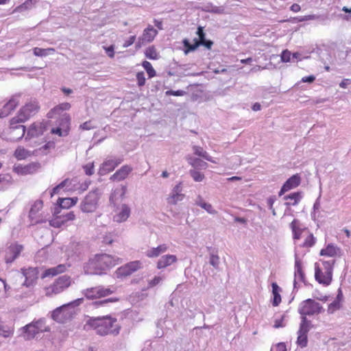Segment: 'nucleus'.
Instances as JSON below:
<instances>
[{
	"instance_id": "37",
	"label": "nucleus",
	"mask_w": 351,
	"mask_h": 351,
	"mask_svg": "<svg viewBox=\"0 0 351 351\" xmlns=\"http://www.w3.org/2000/svg\"><path fill=\"white\" fill-rule=\"evenodd\" d=\"M14 156L18 160H23L31 156V153L24 147L19 146L16 149Z\"/></svg>"
},
{
	"instance_id": "16",
	"label": "nucleus",
	"mask_w": 351,
	"mask_h": 351,
	"mask_svg": "<svg viewBox=\"0 0 351 351\" xmlns=\"http://www.w3.org/2000/svg\"><path fill=\"white\" fill-rule=\"evenodd\" d=\"M41 167L39 162H31L27 165H18L14 167V170L18 174L27 175L37 172Z\"/></svg>"
},
{
	"instance_id": "13",
	"label": "nucleus",
	"mask_w": 351,
	"mask_h": 351,
	"mask_svg": "<svg viewBox=\"0 0 351 351\" xmlns=\"http://www.w3.org/2000/svg\"><path fill=\"white\" fill-rule=\"evenodd\" d=\"M25 134V127L23 125L12 124L10 120V127L8 130V139L10 141H17L21 139Z\"/></svg>"
},
{
	"instance_id": "22",
	"label": "nucleus",
	"mask_w": 351,
	"mask_h": 351,
	"mask_svg": "<svg viewBox=\"0 0 351 351\" xmlns=\"http://www.w3.org/2000/svg\"><path fill=\"white\" fill-rule=\"evenodd\" d=\"M132 167L130 165H125L122 166L110 178L112 181L120 182L125 179L132 172Z\"/></svg>"
},
{
	"instance_id": "17",
	"label": "nucleus",
	"mask_w": 351,
	"mask_h": 351,
	"mask_svg": "<svg viewBox=\"0 0 351 351\" xmlns=\"http://www.w3.org/2000/svg\"><path fill=\"white\" fill-rule=\"evenodd\" d=\"M115 212L116 214L113 216V221L117 223H122L129 218L131 209L128 205L123 204L120 208H117Z\"/></svg>"
},
{
	"instance_id": "64",
	"label": "nucleus",
	"mask_w": 351,
	"mask_h": 351,
	"mask_svg": "<svg viewBox=\"0 0 351 351\" xmlns=\"http://www.w3.org/2000/svg\"><path fill=\"white\" fill-rule=\"evenodd\" d=\"M93 128L94 126L92 125V123L90 121L84 122L80 126V128L84 130H89Z\"/></svg>"
},
{
	"instance_id": "15",
	"label": "nucleus",
	"mask_w": 351,
	"mask_h": 351,
	"mask_svg": "<svg viewBox=\"0 0 351 351\" xmlns=\"http://www.w3.org/2000/svg\"><path fill=\"white\" fill-rule=\"evenodd\" d=\"M21 95H13L3 106L0 111V118L8 116L19 104Z\"/></svg>"
},
{
	"instance_id": "58",
	"label": "nucleus",
	"mask_w": 351,
	"mask_h": 351,
	"mask_svg": "<svg viewBox=\"0 0 351 351\" xmlns=\"http://www.w3.org/2000/svg\"><path fill=\"white\" fill-rule=\"evenodd\" d=\"M292 54L288 50H285L281 54V60L284 62H288L292 60Z\"/></svg>"
},
{
	"instance_id": "27",
	"label": "nucleus",
	"mask_w": 351,
	"mask_h": 351,
	"mask_svg": "<svg viewBox=\"0 0 351 351\" xmlns=\"http://www.w3.org/2000/svg\"><path fill=\"white\" fill-rule=\"evenodd\" d=\"M21 330L23 331V337L25 340L32 339L39 333L32 322L23 327Z\"/></svg>"
},
{
	"instance_id": "55",
	"label": "nucleus",
	"mask_w": 351,
	"mask_h": 351,
	"mask_svg": "<svg viewBox=\"0 0 351 351\" xmlns=\"http://www.w3.org/2000/svg\"><path fill=\"white\" fill-rule=\"evenodd\" d=\"M340 307V302H339V301L335 300L329 304L328 308V312L329 313H333L336 310L339 309Z\"/></svg>"
},
{
	"instance_id": "42",
	"label": "nucleus",
	"mask_w": 351,
	"mask_h": 351,
	"mask_svg": "<svg viewBox=\"0 0 351 351\" xmlns=\"http://www.w3.org/2000/svg\"><path fill=\"white\" fill-rule=\"evenodd\" d=\"M189 163L194 168L206 169L208 166V164L206 162L199 158H191Z\"/></svg>"
},
{
	"instance_id": "2",
	"label": "nucleus",
	"mask_w": 351,
	"mask_h": 351,
	"mask_svg": "<svg viewBox=\"0 0 351 351\" xmlns=\"http://www.w3.org/2000/svg\"><path fill=\"white\" fill-rule=\"evenodd\" d=\"M119 258L107 254H96L84 265L86 274L101 275L109 268L117 265Z\"/></svg>"
},
{
	"instance_id": "18",
	"label": "nucleus",
	"mask_w": 351,
	"mask_h": 351,
	"mask_svg": "<svg viewBox=\"0 0 351 351\" xmlns=\"http://www.w3.org/2000/svg\"><path fill=\"white\" fill-rule=\"evenodd\" d=\"M182 188L181 182L176 184L172 189L170 195L167 197V203L169 204L175 205L178 202L184 199V195L182 193Z\"/></svg>"
},
{
	"instance_id": "59",
	"label": "nucleus",
	"mask_w": 351,
	"mask_h": 351,
	"mask_svg": "<svg viewBox=\"0 0 351 351\" xmlns=\"http://www.w3.org/2000/svg\"><path fill=\"white\" fill-rule=\"evenodd\" d=\"M201 208L206 210L210 214H215L217 212L213 209L212 205L209 203H206L204 202L202 205H201Z\"/></svg>"
},
{
	"instance_id": "9",
	"label": "nucleus",
	"mask_w": 351,
	"mask_h": 351,
	"mask_svg": "<svg viewBox=\"0 0 351 351\" xmlns=\"http://www.w3.org/2000/svg\"><path fill=\"white\" fill-rule=\"evenodd\" d=\"M323 310L319 303L312 299H307L303 301L299 307L298 312L301 315V317H306V315H317Z\"/></svg>"
},
{
	"instance_id": "20",
	"label": "nucleus",
	"mask_w": 351,
	"mask_h": 351,
	"mask_svg": "<svg viewBox=\"0 0 351 351\" xmlns=\"http://www.w3.org/2000/svg\"><path fill=\"white\" fill-rule=\"evenodd\" d=\"M23 247L19 244L11 245L6 250L5 260L7 263H12L20 254Z\"/></svg>"
},
{
	"instance_id": "3",
	"label": "nucleus",
	"mask_w": 351,
	"mask_h": 351,
	"mask_svg": "<svg viewBox=\"0 0 351 351\" xmlns=\"http://www.w3.org/2000/svg\"><path fill=\"white\" fill-rule=\"evenodd\" d=\"M84 299L78 298L56 308L51 313V318L57 322L64 323L71 319L76 313L75 307L82 304Z\"/></svg>"
},
{
	"instance_id": "11",
	"label": "nucleus",
	"mask_w": 351,
	"mask_h": 351,
	"mask_svg": "<svg viewBox=\"0 0 351 351\" xmlns=\"http://www.w3.org/2000/svg\"><path fill=\"white\" fill-rule=\"evenodd\" d=\"M114 292V289H112L111 288L105 287L102 285H99L83 290L82 294L88 300H94L108 296L109 295H111Z\"/></svg>"
},
{
	"instance_id": "31",
	"label": "nucleus",
	"mask_w": 351,
	"mask_h": 351,
	"mask_svg": "<svg viewBox=\"0 0 351 351\" xmlns=\"http://www.w3.org/2000/svg\"><path fill=\"white\" fill-rule=\"evenodd\" d=\"M71 108V104L68 102H64L59 104L51 109L47 114L49 118H53L55 114H60L64 110H68Z\"/></svg>"
},
{
	"instance_id": "54",
	"label": "nucleus",
	"mask_w": 351,
	"mask_h": 351,
	"mask_svg": "<svg viewBox=\"0 0 351 351\" xmlns=\"http://www.w3.org/2000/svg\"><path fill=\"white\" fill-rule=\"evenodd\" d=\"M60 217H61V219L64 221V223H66L68 221H72L75 219V214L72 211L63 213L62 214L60 215Z\"/></svg>"
},
{
	"instance_id": "29",
	"label": "nucleus",
	"mask_w": 351,
	"mask_h": 351,
	"mask_svg": "<svg viewBox=\"0 0 351 351\" xmlns=\"http://www.w3.org/2000/svg\"><path fill=\"white\" fill-rule=\"evenodd\" d=\"M66 269V266L64 264H60L56 267L49 268L46 269L45 272L42 274L41 278H45L47 276H54L58 275V274H61L64 272Z\"/></svg>"
},
{
	"instance_id": "33",
	"label": "nucleus",
	"mask_w": 351,
	"mask_h": 351,
	"mask_svg": "<svg viewBox=\"0 0 351 351\" xmlns=\"http://www.w3.org/2000/svg\"><path fill=\"white\" fill-rule=\"evenodd\" d=\"M311 322L306 317H301V322L298 333L307 335L309 330L312 328Z\"/></svg>"
},
{
	"instance_id": "51",
	"label": "nucleus",
	"mask_w": 351,
	"mask_h": 351,
	"mask_svg": "<svg viewBox=\"0 0 351 351\" xmlns=\"http://www.w3.org/2000/svg\"><path fill=\"white\" fill-rule=\"evenodd\" d=\"M320 208V196L316 199L315 202L313 205V211L311 213V217L313 219L317 217H319V215H317V213Z\"/></svg>"
},
{
	"instance_id": "45",
	"label": "nucleus",
	"mask_w": 351,
	"mask_h": 351,
	"mask_svg": "<svg viewBox=\"0 0 351 351\" xmlns=\"http://www.w3.org/2000/svg\"><path fill=\"white\" fill-rule=\"evenodd\" d=\"M128 266L127 264L124 266L120 267L117 270V275L118 277H122V276H128L132 274V271H130Z\"/></svg>"
},
{
	"instance_id": "21",
	"label": "nucleus",
	"mask_w": 351,
	"mask_h": 351,
	"mask_svg": "<svg viewBox=\"0 0 351 351\" xmlns=\"http://www.w3.org/2000/svg\"><path fill=\"white\" fill-rule=\"evenodd\" d=\"M302 282L304 285H306L305 280V275L302 271V265L300 261L296 258L295 262V272H294V281H293V289H298V282Z\"/></svg>"
},
{
	"instance_id": "8",
	"label": "nucleus",
	"mask_w": 351,
	"mask_h": 351,
	"mask_svg": "<svg viewBox=\"0 0 351 351\" xmlns=\"http://www.w3.org/2000/svg\"><path fill=\"white\" fill-rule=\"evenodd\" d=\"M100 192L98 189L90 191L81 203V210L84 213L94 212L97 207Z\"/></svg>"
},
{
	"instance_id": "25",
	"label": "nucleus",
	"mask_w": 351,
	"mask_h": 351,
	"mask_svg": "<svg viewBox=\"0 0 351 351\" xmlns=\"http://www.w3.org/2000/svg\"><path fill=\"white\" fill-rule=\"evenodd\" d=\"M178 258L176 256L167 254L161 256V258L158 261L157 263V268L158 269H164L171 264L176 263Z\"/></svg>"
},
{
	"instance_id": "48",
	"label": "nucleus",
	"mask_w": 351,
	"mask_h": 351,
	"mask_svg": "<svg viewBox=\"0 0 351 351\" xmlns=\"http://www.w3.org/2000/svg\"><path fill=\"white\" fill-rule=\"evenodd\" d=\"M70 121H71V119H70V117L69 114H67L66 113L62 114V118L60 121V123H59L60 126L69 130V125L70 123Z\"/></svg>"
},
{
	"instance_id": "32",
	"label": "nucleus",
	"mask_w": 351,
	"mask_h": 351,
	"mask_svg": "<svg viewBox=\"0 0 351 351\" xmlns=\"http://www.w3.org/2000/svg\"><path fill=\"white\" fill-rule=\"evenodd\" d=\"M78 201V198L76 197H67V198H59L58 200V206H60L62 209H68L72 206L77 204Z\"/></svg>"
},
{
	"instance_id": "4",
	"label": "nucleus",
	"mask_w": 351,
	"mask_h": 351,
	"mask_svg": "<svg viewBox=\"0 0 351 351\" xmlns=\"http://www.w3.org/2000/svg\"><path fill=\"white\" fill-rule=\"evenodd\" d=\"M22 274H17L16 278H19L21 280L25 278V280L21 285V289H23L24 287L28 289V291L25 293V295H21V298H26L29 296L32 293V289L34 285L36 282V280L38 278V269L36 267H29L28 269H22Z\"/></svg>"
},
{
	"instance_id": "49",
	"label": "nucleus",
	"mask_w": 351,
	"mask_h": 351,
	"mask_svg": "<svg viewBox=\"0 0 351 351\" xmlns=\"http://www.w3.org/2000/svg\"><path fill=\"white\" fill-rule=\"evenodd\" d=\"M189 173L195 182H202L204 178L203 173L195 170H190Z\"/></svg>"
},
{
	"instance_id": "39",
	"label": "nucleus",
	"mask_w": 351,
	"mask_h": 351,
	"mask_svg": "<svg viewBox=\"0 0 351 351\" xmlns=\"http://www.w3.org/2000/svg\"><path fill=\"white\" fill-rule=\"evenodd\" d=\"M34 54L38 57H45L48 56L51 52L55 51L53 48L42 49L39 47H34L33 49Z\"/></svg>"
},
{
	"instance_id": "62",
	"label": "nucleus",
	"mask_w": 351,
	"mask_h": 351,
	"mask_svg": "<svg viewBox=\"0 0 351 351\" xmlns=\"http://www.w3.org/2000/svg\"><path fill=\"white\" fill-rule=\"evenodd\" d=\"M117 300H118L117 298H108V299H106V300L95 302V304L96 306H103V305H104V304H107L108 302H117Z\"/></svg>"
},
{
	"instance_id": "36",
	"label": "nucleus",
	"mask_w": 351,
	"mask_h": 351,
	"mask_svg": "<svg viewBox=\"0 0 351 351\" xmlns=\"http://www.w3.org/2000/svg\"><path fill=\"white\" fill-rule=\"evenodd\" d=\"M291 228L293 234L294 239H299L303 230L300 227V222L298 219H293L290 224Z\"/></svg>"
},
{
	"instance_id": "63",
	"label": "nucleus",
	"mask_w": 351,
	"mask_h": 351,
	"mask_svg": "<svg viewBox=\"0 0 351 351\" xmlns=\"http://www.w3.org/2000/svg\"><path fill=\"white\" fill-rule=\"evenodd\" d=\"M162 278L160 277V276H155L154 278V279L151 280L149 282V286L150 287H154L156 285H157L158 284H159L161 281H162Z\"/></svg>"
},
{
	"instance_id": "53",
	"label": "nucleus",
	"mask_w": 351,
	"mask_h": 351,
	"mask_svg": "<svg viewBox=\"0 0 351 351\" xmlns=\"http://www.w3.org/2000/svg\"><path fill=\"white\" fill-rule=\"evenodd\" d=\"M68 129L64 128L60 126L56 128H53L51 130V133L56 134L59 136H66L68 134Z\"/></svg>"
},
{
	"instance_id": "7",
	"label": "nucleus",
	"mask_w": 351,
	"mask_h": 351,
	"mask_svg": "<svg viewBox=\"0 0 351 351\" xmlns=\"http://www.w3.org/2000/svg\"><path fill=\"white\" fill-rule=\"evenodd\" d=\"M335 261H325L323 263L325 271L323 273L318 267H315V278L320 284L328 285L332 281V268Z\"/></svg>"
},
{
	"instance_id": "28",
	"label": "nucleus",
	"mask_w": 351,
	"mask_h": 351,
	"mask_svg": "<svg viewBox=\"0 0 351 351\" xmlns=\"http://www.w3.org/2000/svg\"><path fill=\"white\" fill-rule=\"evenodd\" d=\"M168 250V246L166 244H162L156 247H152L146 251L145 254L149 258H155L160 256L161 254L165 253Z\"/></svg>"
},
{
	"instance_id": "38",
	"label": "nucleus",
	"mask_w": 351,
	"mask_h": 351,
	"mask_svg": "<svg viewBox=\"0 0 351 351\" xmlns=\"http://www.w3.org/2000/svg\"><path fill=\"white\" fill-rule=\"evenodd\" d=\"M32 323L34 324V326H36V328L38 330L39 333L48 332L50 330V328L48 326H46V321L43 318L34 321Z\"/></svg>"
},
{
	"instance_id": "24",
	"label": "nucleus",
	"mask_w": 351,
	"mask_h": 351,
	"mask_svg": "<svg viewBox=\"0 0 351 351\" xmlns=\"http://www.w3.org/2000/svg\"><path fill=\"white\" fill-rule=\"evenodd\" d=\"M45 130V127L41 123H34L29 128L26 139L40 136Z\"/></svg>"
},
{
	"instance_id": "30",
	"label": "nucleus",
	"mask_w": 351,
	"mask_h": 351,
	"mask_svg": "<svg viewBox=\"0 0 351 351\" xmlns=\"http://www.w3.org/2000/svg\"><path fill=\"white\" fill-rule=\"evenodd\" d=\"M302 198V194L300 192L292 193L284 197L285 199L288 200V202L285 203V205L287 206H295L298 204Z\"/></svg>"
},
{
	"instance_id": "19",
	"label": "nucleus",
	"mask_w": 351,
	"mask_h": 351,
	"mask_svg": "<svg viewBox=\"0 0 351 351\" xmlns=\"http://www.w3.org/2000/svg\"><path fill=\"white\" fill-rule=\"evenodd\" d=\"M301 182V178L298 174H295L290 177L282 185L280 192L279 196L282 195L285 192L289 191L293 189L296 188Z\"/></svg>"
},
{
	"instance_id": "34",
	"label": "nucleus",
	"mask_w": 351,
	"mask_h": 351,
	"mask_svg": "<svg viewBox=\"0 0 351 351\" xmlns=\"http://www.w3.org/2000/svg\"><path fill=\"white\" fill-rule=\"evenodd\" d=\"M271 287H272V293L274 295V300L272 302V304L274 306H277L281 302V296L280 295V292L281 291V288L276 282H273L271 284Z\"/></svg>"
},
{
	"instance_id": "44",
	"label": "nucleus",
	"mask_w": 351,
	"mask_h": 351,
	"mask_svg": "<svg viewBox=\"0 0 351 351\" xmlns=\"http://www.w3.org/2000/svg\"><path fill=\"white\" fill-rule=\"evenodd\" d=\"M320 18H321L320 16H318L316 14H310V15H306V16H303L295 17L293 19V20L295 22H303V21H309V20H317V19H319Z\"/></svg>"
},
{
	"instance_id": "60",
	"label": "nucleus",
	"mask_w": 351,
	"mask_h": 351,
	"mask_svg": "<svg viewBox=\"0 0 351 351\" xmlns=\"http://www.w3.org/2000/svg\"><path fill=\"white\" fill-rule=\"evenodd\" d=\"M166 95H173V96H182L184 94H186V92L182 90H167L165 93Z\"/></svg>"
},
{
	"instance_id": "26",
	"label": "nucleus",
	"mask_w": 351,
	"mask_h": 351,
	"mask_svg": "<svg viewBox=\"0 0 351 351\" xmlns=\"http://www.w3.org/2000/svg\"><path fill=\"white\" fill-rule=\"evenodd\" d=\"M126 193V186H121L120 188L116 189L110 195V202L114 207L117 204V201L122 200Z\"/></svg>"
},
{
	"instance_id": "56",
	"label": "nucleus",
	"mask_w": 351,
	"mask_h": 351,
	"mask_svg": "<svg viewBox=\"0 0 351 351\" xmlns=\"http://www.w3.org/2000/svg\"><path fill=\"white\" fill-rule=\"evenodd\" d=\"M83 169L87 176H92L95 173L93 162L86 164Z\"/></svg>"
},
{
	"instance_id": "14",
	"label": "nucleus",
	"mask_w": 351,
	"mask_h": 351,
	"mask_svg": "<svg viewBox=\"0 0 351 351\" xmlns=\"http://www.w3.org/2000/svg\"><path fill=\"white\" fill-rule=\"evenodd\" d=\"M43 206V202L40 199H38L34 202L29 212V218L32 225L43 223L46 222L45 219H40L37 216V213L42 209Z\"/></svg>"
},
{
	"instance_id": "61",
	"label": "nucleus",
	"mask_w": 351,
	"mask_h": 351,
	"mask_svg": "<svg viewBox=\"0 0 351 351\" xmlns=\"http://www.w3.org/2000/svg\"><path fill=\"white\" fill-rule=\"evenodd\" d=\"M136 79H137L138 84L139 86H143L145 84V78L144 73L143 72L137 73Z\"/></svg>"
},
{
	"instance_id": "23",
	"label": "nucleus",
	"mask_w": 351,
	"mask_h": 351,
	"mask_svg": "<svg viewBox=\"0 0 351 351\" xmlns=\"http://www.w3.org/2000/svg\"><path fill=\"white\" fill-rule=\"evenodd\" d=\"M158 32L152 26L149 25L145 29H144L143 35L138 38V43L136 44V47H141L140 41L142 42H152L155 36L157 35Z\"/></svg>"
},
{
	"instance_id": "41",
	"label": "nucleus",
	"mask_w": 351,
	"mask_h": 351,
	"mask_svg": "<svg viewBox=\"0 0 351 351\" xmlns=\"http://www.w3.org/2000/svg\"><path fill=\"white\" fill-rule=\"evenodd\" d=\"M209 263L215 269H218L220 263L219 257L213 250L210 252Z\"/></svg>"
},
{
	"instance_id": "43",
	"label": "nucleus",
	"mask_w": 351,
	"mask_h": 351,
	"mask_svg": "<svg viewBox=\"0 0 351 351\" xmlns=\"http://www.w3.org/2000/svg\"><path fill=\"white\" fill-rule=\"evenodd\" d=\"M146 58L151 60H156L158 58V53L154 47H149L145 52Z\"/></svg>"
},
{
	"instance_id": "46",
	"label": "nucleus",
	"mask_w": 351,
	"mask_h": 351,
	"mask_svg": "<svg viewBox=\"0 0 351 351\" xmlns=\"http://www.w3.org/2000/svg\"><path fill=\"white\" fill-rule=\"evenodd\" d=\"M143 68L146 70L149 77H152L156 75V71L153 69L152 64L148 61H144L142 64Z\"/></svg>"
},
{
	"instance_id": "35",
	"label": "nucleus",
	"mask_w": 351,
	"mask_h": 351,
	"mask_svg": "<svg viewBox=\"0 0 351 351\" xmlns=\"http://www.w3.org/2000/svg\"><path fill=\"white\" fill-rule=\"evenodd\" d=\"M339 252V249L332 244H328L325 249H322L320 252L321 256H328L333 257Z\"/></svg>"
},
{
	"instance_id": "52",
	"label": "nucleus",
	"mask_w": 351,
	"mask_h": 351,
	"mask_svg": "<svg viewBox=\"0 0 351 351\" xmlns=\"http://www.w3.org/2000/svg\"><path fill=\"white\" fill-rule=\"evenodd\" d=\"M64 223V221L61 219V217L60 216H57L54 219L49 221L50 226L54 228H60Z\"/></svg>"
},
{
	"instance_id": "5",
	"label": "nucleus",
	"mask_w": 351,
	"mask_h": 351,
	"mask_svg": "<svg viewBox=\"0 0 351 351\" xmlns=\"http://www.w3.org/2000/svg\"><path fill=\"white\" fill-rule=\"evenodd\" d=\"M40 106L36 100H31L23 106L17 115L12 119V124L24 123L30 117L35 115L39 110Z\"/></svg>"
},
{
	"instance_id": "10",
	"label": "nucleus",
	"mask_w": 351,
	"mask_h": 351,
	"mask_svg": "<svg viewBox=\"0 0 351 351\" xmlns=\"http://www.w3.org/2000/svg\"><path fill=\"white\" fill-rule=\"evenodd\" d=\"M71 285V277L67 275L60 276L55 282L46 289V294H58L64 291Z\"/></svg>"
},
{
	"instance_id": "57",
	"label": "nucleus",
	"mask_w": 351,
	"mask_h": 351,
	"mask_svg": "<svg viewBox=\"0 0 351 351\" xmlns=\"http://www.w3.org/2000/svg\"><path fill=\"white\" fill-rule=\"evenodd\" d=\"M141 263L139 261H133L127 264L132 273L137 271L141 267Z\"/></svg>"
},
{
	"instance_id": "40",
	"label": "nucleus",
	"mask_w": 351,
	"mask_h": 351,
	"mask_svg": "<svg viewBox=\"0 0 351 351\" xmlns=\"http://www.w3.org/2000/svg\"><path fill=\"white\" fill-rule=\"evenodd\" d=\"M194 153L204 158L205 160L208 161H212L211 157L209 156V154L203 149L201 147L199 146H194L193 147Z\"/></svg>"
},
{
	"instance_id": "1",
	"label": "nucleus",
	"mask_w": 351,
	"mask_h": 351,
	"mask_svg": "<svg viewBox=\"0 0 351 351\" xmlns=\"http://www.w3.org/2000/svg\"><path fill=\"white\" fill-rule=\"evenodd\" d=\"M120 328L117 319L110 316L90 317L84 326L85 330H95L96 333L101 336L117 335Z\"/></svg>"
},
{
	"instance_id": "47",
	"label": "nucleus",
	"mask_w": 351,
	"mask_h": 351,
	"mask_svg": "<svg viewBox=\"0 0 351 351\" xmlns=\"http://www.w3.org/2000/svg\"><path fill=\"white\" fill-rule=\"evenodd\" d=\"M307 335L298 333L297 343L301 348H305L307 346Z\"/></svg>"
},
{
	"instance_id": "12",
	"label": "nucleus",
	"mask_w": 351,
	"mask_h": 351,
	"mask_svg": "<svg viewBox=\"0 0 351 351\" xmlns=\"http://www.w3.org/2000/svg\"><path fill=\"white\" fill-rule=\"evenodd\" d=\"M123 160V157H109L100 166L98 173L104 176L113 171Z\"/></svg>"
},
{
	"instance_id": "50",
	"label": "nucleus",
	"mask_w": 351,
	"mask_h": 351,
	"mask_svg": "<svg viewBox=\"0 0 351 351\" xmlns=\"http://www.w3.org/2000/svg\"><path fill=\"white\" fill-rule=\"evenodd\" d=\"M316 239L312 234H310L305 239L302 246L304 247H311L315 243Z\"/></svg>"
},
{
	"instance_id": "6",
	"label": "nucleus",
	"mask_w": 351,
	"mask_h": 351,
	"mask_svg": "<svg viewBox=\"0 0 351 351\" xmlns=\"http://www.w3.org/2000/svg\"><path fill=\"white\" fill-rule=\"evenodd\" d=\"M198 38L194 39V44L191 45L189 40L186 38L182 41L183 45L185 47L184 53L186 55L191 51H195L199 45H203L207 49H210L213 43L211 40H206L205 33L202 27L199 26L196 32Z\"/></svg>"
}]
</instances>
